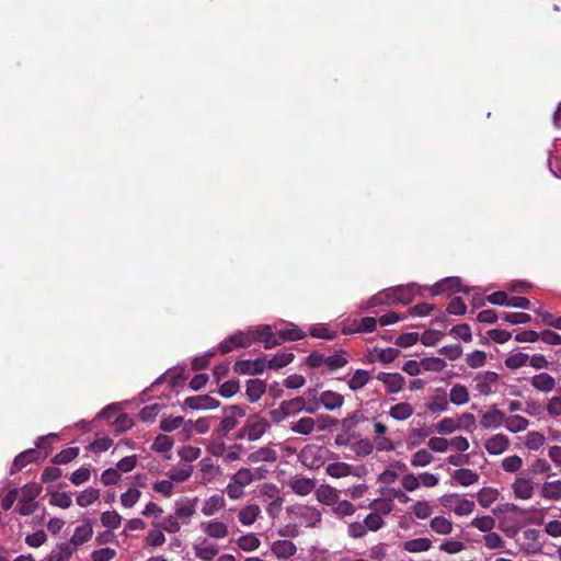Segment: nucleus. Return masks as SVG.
<instances>
[{
  "mask_svg": "<svg viewBox=\"0 0 561 561\" xmlns=\"http://www.w3.org/2000/svg\"><path fill=\"white\" fill-rule=\"evenodd\" d=\"M270 428L271 423L267 419L260 414H254L247 420L239 437L247 438L249 442H256L261 439Z\"/></svg>",
  "mask_w": 561,
  "mask_h": 561,
  "instance_id": "1",
  "label": "nucleus"
},
{
  "mask_svg": "<svg viewBox=\"0 0 561 561\" xmlns=\"http://www.w3.org/2000/svg\"><path fill=\"white\" fill-rule=\"evenodd\" d=\"M287 514L291 518H297L306 527H318L322 520V515L316 507L307 505H291L286 508Z\"/></svg>",
  "mask_w": 561,
  "mask_h": 561,
  "instance_id": "2",
  "label": "nucleus"
},
{
  "mask_svg": "<svg viewBox=\"0 0 561 561\" xmlns=\"http://www.w3.org/2000/svg\"><path fill=\"white\" fill-rule=\"evenodd\" d=\"M500 376L495 371H481L478 373L474 378V389L479 394L488 397L496 391L499 386Z\"/></svg>",
  "mask_w": 561,
  "mask_h": 561,
  "instance_id": "3",
  "label": "nucleus"
},
{
  "mask_svg": "<svg viewBox=\"0 0 561 561\" xmlns=\"http://www.w3.org/2000/svg\"><path fill=\"white\" fill-rule=\"evenodd\" d=\"M388 305L410 304L416 295V285H401L386 289Z\"/></svg>",
  "mask_w": 561,
  "mask_h": 561,
  "instance_id": "4",
  "label": "nucleus"
},
{
  "mask_svg": "<svg viewBox=\"0 0 561 561\" xmlns=\"http://www.w3.org/2000/svg\"><path fill=\"white\" fill-rule=\"evenodd\" d=\"M245 415V409L241 405H230L224 409V417L221 419L217 432L220 435H227L237 424L238 419Z\"/></svg>",
  "mask_w": 561,
  "mask_h": 561,
  "instance_id": "5",
  "label": "nucleus"
},
{
  "mask_svg": "<svg viewBox=\"0 0 561 561\" xmlns=\"http://www.w3.org/2000/svg\"><path fill=\"white\" fill-rule=\"evenodd\" d=\"M250 330L253 342H262L267 350L282 344V339H278L270 325H259Z\"/></svg>",
  "mask_w": 561,
  "mask_h": 561,
  "instance_id": "6",
  "label": "nucleus"
},
{
  "mask_svg": "<svg viewBox=\"0 0 561 561\" xmlns=\"http://www.w3.org/2000/svg\"><path fill=\"white\" fill-rule=\"evenodd\" d=\"M448 289H455L456 291H462L465 294H470V291H478L479 288H468L461 286V279L457 276L446 277L435 283L431 287V291L433 295H440Z\"/></svg>",
  "mask_w": 561,
  "mask_h": 561,
  "instance_id": "7",
  "label": "nucleus"
},
{
  "mask_svg": "<svg viewBox=\"0 0 561 561\" xmlns=\"http://www.w3.org/2000/svg\"><path fill=\"white\" fill-rule=\"evenodd\" d=\"M47 455V450L45 451L44 455H42L37 449L33 448L24 450L14 458L12 467L10 469V474L20 471L31 462H39L44 460Z\"/></svg>",
  "mask_w": 561,
  "mask_h": 561,
  "instance_id": "8",
  "label": "nucleus"
},
{
  "mask_svg": "<svg viewBox=\"0 0 561 561\" xmlns=\"http://www.w3.org/2000/svg\"><path fill=\"white\" fill-rule=\"evenodd\" d=\"M443 504L445 506H449L454 501H456V505L453 511L458 516H467L471 514L474 510V502L460 497L458 494H446L442 497Z\"/></svg>",
  "mask_w": 561,
  "mask_h": 561,
  "instance_id": "9",
  "label": "nucleus"
},
{
  "mask_svg": "<svg viewBox=\"0 0 561 561\" xmlns=\"http://www.w3.org/2000/svg\"><path fill=\"white\" fill-rule=\"evenodd\" d=\"M377 380L381 381L388 393H398L403 389L405 379L399 373H383L380 371L376 376Z\"/></svg>",
  "mask_w": 561,
  "mask_h": 561,
  "instance_id": "10",
  "label": "nucleus"
},
{
  "mask_svg": "<svg viewBox=\"0 0 561 561\" xmlns=\"http://www.w3.org/2000/svg\"><path fill=\"white\" fill-rule=\"evenodd\" d=\"M234 371L239 375H260L266 368V362L262 358L255 360H238L234 364Z\"/></svg>",
  "mask_w": 561,
  "mask_h": 561,
  "instance_id": "11",
  "label": "nucleus"
},
{
  "mask_svg": "<svg viewBox=\"0 0 561 561\" xmlns=\"http://www.w3.org/2000/svg\"><path fill=\"white\" fill-rule=\"evenodd\" d=\"M184 404L191 410H211L219 407V401L209 394H197L186 398Z\"/></svg>",
  "mask_w": 561,
  "mask_h": 561,
  "instance_id": "12",
  "label": "nucleus"
},
{
  "mask_svg": "<svg viewBox=\"0 0 561 561\" xmlns=\"http://www.w3.org/2000/svg\"><path fill=\"white\" fill-rule=\"evenodd\" d=\"M449 408L447 392L444 388H436L434 394L426 403V410L433 414L446 412Z\"/></svg>",
  "mask_w": 561,
  "mask_h": 561,
  "instance_id": "13",
  "label": "nucleus"
},
{
  "mask_svg": "<svg viewBox=\"0 0 561 561\" xmlns=\"http://www.w3.org/2000/svg\"><path fill=\"white\" fill-rule=\"evenodd\" d=\"M484 448L490 455H502L510 448V439L505 434H495L485 440Z\"/></svg>",
  "mask_w": 561,
  "mask_h": 561,
  "instance_id": "14",
  "label": "nucleus"
},
{
  "mask_svg": "<svg viewBox=\"0 0 561 561\" xmlns=\"http://www.w3.org/2000/svg\"><path fill=\"white\" fill-rule=\"evenodd\" d=\"M278 459V453L276 449L270 446L260 447L256 450L251 451L248 455V462L250 463H259V462H268L274 463Z\"/></svg>",
  "mask_w": 561,
  "mask_h": 561,
  "instance_id": "15",
  "label": "nucleus"
},
{
  "mask_svg": "<svg viewBox=\"0 0 561 561\" xmlns=\"http://www.w3.org/2000/svg\"><path fill=\"white\" fill-rule=\"evenodd\" d=\"M288 486L295 494L306 496L313 491L316 481L314 479L295 476L288 480Z\"/></svg>",
  "mask_w": 561,
  "mask_h": 561,
  "instance_id": "16",
  "label": "nucleus"
},
{
  "mask_svg": "<svg viewBox=\"0 0 561 561\" xmlns=\"http://www.w3.org/2000/svg\"><path fill=\"white\" fill-rule=\"evenodd\" d=\"M505 420L506 416L502 411L492 409L481 414L480 425L485 430H495L501 427Z\"/></svg>",
  "mask_w": 561,
  "mask_h": 561,
  "instance_id": "17",
  "label": "nucleus"
},
{
  "mask_svg": "<svg viewBox=\"0 0 561 561\" xmlns=\"http://www.w3.org/2000/svg\"><path fill=\"white\" fill-rule=\"evenodd\" d=\"M321 407L328 411H335L343 407L344 404V396L332 391L324 390L319 393Z\"/></svg>",
  "mask_w": 561,
  "mask_h": 561,
  "instance_id": "18",
  "label": "nucleus"
},
{
  "mask_svg": "<svg viewBox=\"0 0 561 561\" xmlns=\"http://www.w3.org/2000/svg\"><path fill=\"white\" fill-rule=\"evenodd\" d=\"M320 449L316 446H305L299 455V461L309 469L319 468L322 465L321 458L318 456Z\"/></svg>",
  "mask_w": 561,
  "mask_h": 561,
  "instance_id": "19",
  "label": "nucleus"
},
{
  "mask_svg": "<svg viewBox=\"0 0 561 561\" xmlns=\"http://www.w3.org/2000/svg\"><path fill=\"white\" fill-rule=\"evenodd\" d=\"M92 535H93V527H92L91 519L85 518L84 523L75 529V533H73L69 543L73 548L81 546V545L85 543L87 541H89L92 538Z\"/></svg>",
  "mask_w": 561,
  "mask_h": 561,
  "instance_id": "20",
  "label": "nucleus"
},
{
  "mask_svg": "<svg viewBox=\"0 0 561 561\" xmlns=\"http://www.w3.org/2000/svg\"><path fill=\"white\" fill-rule=\"evenodd\" d=\"M201 527L208 537L214 539H224L228 536V526L217 519L204 522Z\"/></svg>",
  "mask_w": 561,
  "mask_h": 561,
  "instance_id": "21",
  "label": "nucleus"
},
{
  "mask_svg": "<svg viewBox=\"0 0 561 561\" xmlns=\"http://www.w3.org/2000/svg\"><path fill=\"white\" fill-rule=\"evenodd\" d=\"M512 490L516 499L529 500L534 494V483L529 479L517 478L512 484Z\"/></svg>",
  "mask_w": 561,
  "mask_h": 561,
  "instance_id": "22",
  "label": "nucleus"
},
{
  "mask_svg": "<svg viewBox=\"0 0 561 561\" xmlns=\"http://www.w3.org/2000/svg\"><path fill=\"white\" fill-rule=\"evenodd\" d=\"M531 386L539 392L549 393L556 387L554 378L548 373H540L531 377Z\"/></svg>",
  "mask_w": 561,
  "mask_h": 561,
  "instance_id": "23",
  "label": "nucleus"
},
{
  "mask_svg": "<svg viewBox=\"0 0 561 561\" xmlns=\"http://www.w3.org/2000/svg\"><path fill=\"white\" fill-rule=\"evenodd\" d=\"M367 420L368 417L365 415L364 411L356 410L342 419L340 424L344 434H348Z\"/></svg>",
  "mask_w": 561,
  "mask_h": 561,
  "instance_id": "24",
  "label": "nucleus"
},
{
  "mask_svg": "<svg viewBox=\"0 0 561 561\" xmlns=\"http://www.w3.org/2000/svg\"><path fill=\"white\" fill-rule=\"evenodd\" d=\"M289 430L302 436H308L316 430V420L311 416H302L289 423Z\"/></svg>",
  "mask_w": 561,
  "mask_h": 561,
  "instance_id": "25",
  "label": "nucleus"
},
{
  "mask_svg": "<svg viewBox=\"0 0 561 561\" xmlns=\"http://www.w3.org/2000/svg\"><path fill=\"white\" fill-rule=\"evenodd\" d=\"M272 552L278 559H287L297 552V547L293 541L287 539L276 540L272 545Z\"/></svg>",
  "mask_w": 561,
  "mask_h": 561,
  "instance_id": "26",
  "label": "nucleus"
},
{
  "mask_svg": "<svg viewBox=\"0 0 561 561\" xmlns=\"http://www.w3.org/2000/svg\"><path fill=\"white\" fill-rule=\"evenodd\" d=\"M266 391V383L261 379H250L247 381L245 394L250 402L259 401Z\"/></svg>",
  "mask_w": 561,
  "mask_h": 561,
  "instance_id": "27",
  "label": "nucleus"
},
{
  "mask_svg": "<svg viewBox=\"0 0 561 561\" xmlns=\"http://www.w3.org/2000/svg\"><path fill=\"white\" fill-rule=\"evenodd\" d=\"M261 515V508L257 504H249L242 507L238 513V519L243 526H251Z\"/></svg>",
  "mask_w": 561,
  "mask_h": 561,
  "instance_id": "28",
  "label": "nucleus"
},
{
  "mask_svg": "<svg viewBox=\"0 0 561 561\" xmlns=\"http://www.w3.org/2000/svg\"><path fill=\"white\" fill-rule=\"evenodd\" d=\"M203 479L207 482L216 480L221 474L219 466L215 465L211 458L205 457L199 461Z\"/></svg>",
  "mask_w": 561,
  "mask_h": 561,
  "instance_id": "29",
  "label": "nucleus"
},
{
  "mask_svg": "<svg viewBox=\"0 0 561 561\" xmlns=\"http://www.w3.org/2000/svg\"><path fill=\"white\" fill-rule=\"evenodd\" d=\"M225 505L226 501L221 494H213L211 496L205 500L201 511L205 516H213L218 511L224 508Z\"/></svg>",
  "mask_w": 561,
  "mask_h": 561,
  "instance_id": "30",
  "label": "nucleus"
},
{
  "mask_svg": "<svg viewBox=\"0 0 561 561\" xmlns=\"http://www.w3.org/2000/svg\"><path fill=\"white\" fill-rule=\"evenodd\" d=\"M370 380V373L365 369H356L347 381V386L352 391H358L364 388Z\"/></svg>",
  "mask_w": 561,
  "mask_h": 561,
  "instance_id": "31",
  "label": "nucleus"
},
{
  "mask_svg": "<svg viewBox=\"0 0 561 561\" xmlns=\"http://www.w3.org/2000/svg\"><path fill=\"white\" fill-rule=\"evenodd\" d=\"M377 328V320L373 317H365L360 320L358 327L347 328L346 325L342 327L343 334H353L356 332L370 333L374 332Z\"/></svg>",
  "mask_w": 561,
  "mask_h": 561,
  "instance_id": "32",
  "label": "nucleus"
},
{
  "mask_svg": "<svg viewBox=\"0 0 561 561\" xmlns=\"http://www.w3.org/2000/svg\"><path fill=\"white\" fill-rule=\"evenodd\" d=\"M432 547V541L428 538L421 537L415 539H410L403 542L402 548L404 551L416 553L424 552L430 550Z\"/></svg>",
  "mask_w": 561,
  "mask_h": 561,
  "instance_id": "33",
  "label": "nucleus"
},
{
  "mask_svg": "<svg viewBox=\"0 0 561 561\" xmlns=\"http://www.w3.org/2000/svg\"><path fill=\"white\" fill-rule=\"evenodd\" d=\"M470 400L468 389L461 385L456 383L451 387L449 392V401L455 405H463Z\"/></svg>",
  "mask_w": 561,
  "mask_h": 561,
  "instance_id": "34",
  "label": "nucleus"
},
{
  "mask_svg": "<svg viewBox=\"0 0 561 561\" xmlns=\"http://www.w3.org/2000/svg\"><path fill=\"white\" fill-rule=\"evenodd\" d=\"M195 556L203 560V561H213L214 558L218 554V547L214 543L205 545V542L202 543H195L193 546Z\"/></svg>",
  "mask_w": 561,
  "mask_h": 561,
  "instance_id": "35",
  "label": "nucleus"
},
{
  "mask_svg": "<svg viewBox=\"0 0 561 561\" xmlns=\"http://www.w3.org/2000/svg\"><path fill=\"white\" fill-rule=\"evenodd\" d=\"M306 336V333L296 324L287 323L285 329L278 330V339L284 341H298Z\"/></svg>",
  "mask_w": 561,
  "mask_h": 561,
  "instance_id": "36",
  "label": "nucleus"
},
{
  "mask_svg": "<svg viewBox=\"0 0 561 561\" xmlns=\"http://www.w3.org/2000/svg\"><path fill=\"white\" fill-rule=\"evenodd\" d=\"M540 494L547 500H561V480L545 482L541 486Z\"/></svg>",
  "mask_w": 561,
  "mask_h": 561,
  "instance_id": "37",
  "label": "nucleus"
},
{
  "mask_svg": "<svg viewBox=\"0 0 561 561\" xmlns=\"http://www.w3.org/2000/svg\"><path fill=\"white\" fill-rule=\"evenodd\" d=\"M317 500L328 506H333L339 500L336 490L330 485H321L316 491Z\"/></svg>",
  "mask_w": 561,
  "mask_h": 561,
  "instance_id": "38",
  "label": "nucleus"
},
{
  "mask_svg": "<svg viewBox=\"0 0 561 561\" xmlns=\"http://www.w3.org/2000/svg\"><path fill=\"white\" fill-rule=\"evenodd\" d=\"M453 478L462 486H469L478 482L479 474L471 469L461 468L455 470Z\"/></svg>",
  "mask_w": 561,
  "mask_h": 561,
  "instance_id": "39",
  "label": "nucleus"
},
{
  "mask_svg": "<svg viewBox=\"0 0 561 561\" xmlns=\"http://www.w3.org/2000/svg\"><path fill=\"white\" fill-rule=\"evenodd\" d=\"M413 414V408L410 403L400 402L392 405L389 415L397 421H405Z\"/></svg>",
  "mask_w": 561,
  "mask_h": 561,
  "instance_id": "40",
  "label": "nucleus"
},
{
  "mask_svg": "<svg viewBox=\"0 0 561 561\" xmlns=\"http://www.w3.org/2000/svg\"><path fill=\"white\" fill-rule=\"evenodd\" d=\"M195 514V505L193 503L176 504L174 516L182 523L187 525L191 523L192 517Z\"/></svg>",
  "mask_w": 561,
  "mask_h": 561,
  "instance_id": "41",
  "label": "nucleus"
},
{
  "mask_svg": "<svg viewBox=\"0 0 561 561\" xmlns=\"http://www.w3.org/2000/svg\"><path fill=\"white\" fill-rule=\"evenodd\" d=\"M332 512L337 518L343 519L345 517L354 515L356 508L355 505L347 500H337L335 504L332 506Z\"/></svg>",
  "mask_w": 561,
  "mask_h": 561,
  "instance_id": "42",
  "label": "nucleus"
},
{
  "mask_svg": "<svg viewBox=\"0 0 561 561\" xmlns=\"http://www.w3.org/2000/svg\"><path fill=\"white\" fill-rule=\"evenodd\" d=\"M352 465L346 462H332L325 468V472L332 478H344L352 473Z\"/></svg>",
  "mask_w": 561,
  "mask_h": 561,
  "instance_id": "43",
  "label": "nucleus"
},
{
  "mask_svg": "<svg viewBox=\"0 0 561 561\" xmlns=\"http://www.w3.org/2000/svg\"><path fill=\"white\" fill-rule=\"evenodd\" d=\"M504 424L506 430L510 431L511 433H519L528 427L529 421L526 417L516 414L506 417Z\"/></svg>",
  "mask_w": 561,
  "mask_h": 561,
  "instance_id": "44",
  "label": "nucleus"
},
{
  "mask_svg": "<svg viewBox=\"0 0 561 561\" xmlns=\"http://www.w3.org/2000/svg\"><path fill=\"white\" fill-rule=\"evenodd\" d=\"M75 548L70 543L64 542L58 546V549L51 551L46 558V561H69Z\"/></svg>",
  "mask_w": 561,
  "mask_h": 561,
  "instance_id": "45",
  "label": "nucleus"
},
{
  "mask_svg": "<svg viewBox=\"0 0 561 561\" xmlns=\"http://www.w3.org/2000/svg\"><path fill=\"white\" fill-rule=\"evenodd\" d=\"M433 531L439 535H449L453 531V523L444 516H435L430 522Z\"/></svg>",
  "mask_w": 561,
  "mask_h": 561,
  "instance_id": "46",
  "label": "nucleus"
},
{
  "mask_svg": "<svg viewBox=\"0 0 561 561\" xmlns=\"http://www.w3.org/2000/svg\"><path fill=\"white\" fill-rule=\"evenodd\" d=\"M348 363L344 351H339L332 355L325 356V366L330 371L343 368Z\"/></svg>",
  "mask_w": 561,
  "mask_h": 561,
  "instance_id": "47",
  "label": "nucleus"
},
{
  "mask_svg": "<svg viewBox=\"0 0 561 561\" xmlns=\"http://www.w3.org/2000/svg\"><path fill=\"white\" fill-rule=\"evenodd\" d=\"M499 497V491L494 488H482L478 494V503L486 508L490 507Z\"/></svg>",
  "mask_w": 561,
  "mask_h": 561,
  "instance_id": "48",
  "label": "nucleus"
},
{
  "mask_svg": "<svg viewBox=\"0 0 561 561\" xmlns=\"http://www.w3.org/2000/svg\"><path fill=\"white\" fill-rule=\"evenodd\" d=\"M529 359V355L523 352H516L510 354L505 360L504 364L508 369L515 370L520 367H524Z\"/></svg>",
  "mask_w": 561,
  "mask_h": 561,
  "instance_id": "49",
  "label": "nucleus"
},
{
  "mask_svg": "<svg viewBox=\"0 0 561 561\" xmlns=\"http://www.w3.org/2000/svg\"><path fill=\"white\" fill-rule=\"evenodd\" d=\"M237 545L238 547L243 550V551H247V552H251V551H254L256 550L260 545H261V541L260 539L256 537L255 534H248V535H244V536H241L238 540H237Z\"/></svg>",
  "mask_w": 561,
  "mask_h": 561,
  "instance_id": "50",
  "label": "nucleus"
},
{
  "mask_svg": "<svg viewBox=\"0 0 561 561\" xmlns=\"http://www.w3.org/2000/svg\"><path fill=\"white\" fill-rule=\"evenodd\" d=\"M100 497V491L94 488H88L80 492L77 496L76 502L81 507H87L94 503Z\"/></svg>",
  "mask_w": 561,
  "mask_h": 561,
  "instance_id": "51",
  "label": "nucleus"
},
{
  "mask_svg": "<svg viewBox=\"0 0 561 561\" xmlns=\"http://www.w3.org/2000/svg\"><path fill=\"white\" fill-rule=\"evenodd\" d=\"M458 422L453 417H444L442 421L434 425L436 433L440 435H450L458 431Z\"/></svg>",
  "mask_w": 561,
  "mask_h": 561,
  "instance_id": "52",
  "label": "nucleus"
},
{
  "mask_svg": "<svg viewBox=\"0 0 561 561\" xmlns=\"http://www.w3.org/2000/svg\"><path fill=\"white\" fill-rule=\"evenodd\" d=\"M293 353H278L266 362V367L271 369H278L287 366L294 359Z\"/></svg>",
  "mask_w": 561,
  "mask_h": 561,
  "instance_id": "53",
  "label": "nucleus"
},
{
  "mask_svg": "<svg viewBox=\"0 0 561 561\" xmlns=\"http://www.w3.org/2000/svg\"><path fill=\"white\" fill-rule=\"evenodd\" d=\"M79 455V448L78 447H68L66 449H62L60 453L54 456L51 459L53 463L56 465H66L73 459H76Z\"/></svg>",
  "mask_w": 561,
  "mask_h": 561,
  "instance_id": "54",
  "label": "nucleus"
},
{
  "mask_svg": "<svg viewBox=\"0 0 561 561\" xmlns=\"http://www.w3.org/2000/svg\"><path fill=\"white\" fill-rule=\"evenodd\" d=\"M173 439L168 435H158L152 444V450L156 453L164 454L169 453L173 447Z\"/></svg>",
  "mask_w": 561,
  "mask_h": 561,
  "instance_id": "55",
  "label": "nucleus"
},
{
  "mask_svg": "<svg viewBox=\"0 0 561 561\" xmlns=\"http://www.w3.org/2000/svg\"><path fill=\"white\" fill-rule=\"evenodd\" d=\"M49 504L60 508H69L72 504V499L66 492H53L49 497Z\"/></svg>",
  "mask_w": 561,
  "mask_h": 561,
  "instance_id": "56",
  "label": "nucleus"
},
{
  "mask_svg": "<svg viewBox=\"0 0 561 561\" xmlns=\"http://www.w3.org/2000/svg\"><path fill=\"white\" fill-rule=\"evenodd\" d=\"M122 516L116 511H106L101 515V523L104 527L116 529L119 527Z\"/></svg>",
  "mask_w": 561,
  "mask_h": 561,
  "instance_id": "57",
  "label": "nucleus"
},
{
  "mask_svg": "<svg viewBox=\"0 0 561 561\" xmlns=\"http://www.w3.org/2000/svg\"><path fill=\"white\" fill-rule=\"evenodd\" d=\"M231 341L234 343L236 348L249 347L253 343L251 330L249 329L248 331H239L234 334H231Z\"/></svg>",
  "mask_w": 561,
  "mask_h": 561,
  "instance_id": "58",
  "label": "nucleus"
},
{
  "mask_svg": "<svg viewBox=\"0 0 561 561\" xmlns=\"http://www.w3.org/2000/svg\"><path fill=\"white\" fill-rule=\"evenodd\" d=\"M471 525L482 533H490L495 527V519L492 516H480L471 520Z\"/></svg>",
  "mask_w": 561,
  "mask_h": 561,
  "instance_id": "59",
  "label": "nucleus"
},
{
  "mask_svg": "<svg viewBox=\"0 0 561 561\" xmlns=\"http://www.w3.org/2000/svg\"><path fill=\"white\" fill-rule=\"evenodd\" d=\"M500 318L511 324H524L531 320V317L525 312H503Z\"/></svg>",
  "mask_w": 561,
  "mask_h": 561,
  "instance_id": "60",
  "label": "nucleus"
},
{
  "mask_svg": "<svg viewBox=\"0 0 561 561\" xmlns=\"http://www.w3.org/2000/svg\"><path fill=\"white\" fill-rule=\"evenodd\" d=\"M141 492L136 488H129L121 495V503L124 507H133L140 499Z\"/></svg>",
  "mask_w": 561,
  "mask_h": 561,
  "instance_id": "61",
  "label": "nucleus"
},
{
  "mask_svg": "<svg viewBox=\"0 0 561 561\" xmlns=\"http://www.w3.org/2000/svg\"><path fill=\"white\" fill-rule=\"evenodd\" d=\"M466 362L471 368H480L485 365L486 354L483 351L476 350L467 354Z\"/></svg>",
  "mask_w": 561,
  "mask_h": 561,
  "instance_id": "62",
  "label": "nucleus"
},
{
  "mask_svg": "<svg viewBox=\"0 0 561 561\" xmlns=\"http://www.w3.org/2000/svg\"><path fill=\"white\" fill-rule=\"evenodd\" d=\"M446 367V362L438 357L422 358V368L425 371H442Z\"/></svg>",
  "mask_w": 561,
  "mask_h": 561,
  "instance_id": "63",
  "label": "nucleus"
},
{
  "mask_svg": "<svg viewBox=\"0 0 561 561\" xmlns=\"http://www.w3.org/2000/svg\"><path fill=\"white\" fill-rule=\"evenodd\" d=\"M363 522L365 524L367 531H377V530L381 529L385 525L382 517L378 513H375V512L369 513L364 518Z\"/></svg>",
  "mask_w": 561,
  "mask_h": 561,
  "instance_id": "64",
  "label": "nucleus"
}]
</instances>
